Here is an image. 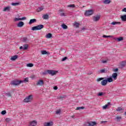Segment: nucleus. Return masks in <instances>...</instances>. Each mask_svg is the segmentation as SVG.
Here are the masks:
<instances>
[{
  "instance_id": "obj_50",
  "label": "nucleus",
  "mask_w": 126,
  "mask_h": 126,
  "mask_svg": "<svg viewBox=\"0 0 126 126\" xmlns=\"http://www.w3.org/2000/svg\"><path fill=\"white\" fill-rule=\"evenodd\" d=\"M107 61H102V63H107Z\"/></svg>"
},
{
  "instance_id": "obj_58",
  "label": "nucleus",
  "mask_w": 126,
  "mask_h": 126,
  "mask_svg": "<svg viewBox=\"0 0 126 126\" xmlns=\"http://www.w3.org/2000/svg\"><path fill=\"white\" fill-rule=\"evenodd\" d=\"M60 98H64V96H60Z\"/></svg>"
},
{
  "instance_id": "obj_62",
  "label": "nucleus",
  "mask_w": 126,
  "mask_h": 126,
  "mask_svg": "<svg viewBox=\"0 0 126 126\" xmlns=\"http://www.w3.org/2000/svg\"><path fill=\"white\" fill-rule=\"evenodd\" d=\"M43 74H46V73H44Z\"/></svg>"
},
{
  "instance_id": "obj_59",
  "label": "nucleus",
  "mask_w": 126,
  "mask_h": 126,
  "mask_svg": "<svg viewBox=\"0 0 126 126\" xmlns=\"http://www.w3.org/2000/svg\"><path fill=\"white\" fill-rule=\"evenodd\" d=\"M84 29H85L84 28L82 29V30H84Z\"/></svg>"
},
{
  "instance_id": "obj_17",
  "label": "nucleus",
  "mask_w": 126,
  "mask_h": 126,
  "mask_svg": "<svg viewBox=\"0 0 126 126\" xmlns=\"http://www.w3.org/2000/svg\"><path fill=\"white\" fill-rule=\"evenodd\" d=\"M60 13V16H66V13L63 12V10H59Z\"/></svg>"
},
{
  "instance_id": "obj_11",
  "label": "nucleus",
  "mask_w": 126,
  "mask_h": 126,
  "mask_svg": "<svg viewBox=\"0 0 126 126\" xmlns=\"http://www.w3.org/2000/svg\"><path fill=\"white\" fill-rule=\"evenodd\" d=\"M53 125L54 123H53V122L45 123L44 124V126H53Z\"/></svg>"
},
{
  "instance_id": "obj_5",
  "label": "nucleus",
  "mask_w": 126,
  "mask_h": 126,
  "mask_svg": "<svg viewBox=\"0 0 126 126\" xmlns=\"http://www.w3.org/2000/svg\"><path fill=\"white\" fill-rule=\"evenodd\" d=\"M21 83H22V80H14L11 82L12 85H15V86L19 85Z\"/></svg>"
},
{
  "instance_id": "obj_44",
  "label": "nucleus",
  "mask_w": 126,
  "mask_h": 126,
  "mask_svg": "<svg viewBox=\"0 0 126 126\" xmlns=\"http://www.w3.org/2000/svg\"><path fill=\"white\" fill-rule=\"evenodd\" d=\"M6 96H7V97H11V94L8 93L6 94Z\"/></svg>"
},
{
  "instance_id": "obj_4",
  "label": "nucleus",
  "mask_w": 126,
  "mask_h": 126,
  "mask_svg": "<svg viewBox=\"0 0 126 126\" xmlns=\"http://www.w3.org/2000/svg\"><path fill=\"white\" fill-rule=\"evenodd\" d=\"M94 13V10L91 9L89 10H86L85 12L84 15L86 16H90V15H92Z\"/></svg>"
},
{
  "instance_id": "obj_51",
  "label": "nucleus",
  "mask_w": 126,
  "mask_h": 126,
  "mask_svg": "<svg viewBox=\"0 0 126 126\" xmlns=\"http://www.w3.org/2000/svg\"><path fill=\"white\" fill-rule=\"evenodd\" d=\"M122 11H124V12H126V8H124L123 9Z\"/></svg>"
},
{
  "instance_id": "obj_24",
  "label": "nucleus",
  "mask_w": 126,
  "mask_h": 126,
  "mask_svg": "<svg viewBox=\"0 0 126 126\" xmlns=\"http://www.w3.org/2000/svg\"><path fill=\"white\" fill-rule=\"evenodd\" d=\"M126 61H123L120 63V65H121V66H122L123 67H124V66H126Z\"/></svg>"
},
{
  "instance_id": "obj_29",
  "label": "nucleus",
  "mask_w": 126,
  "mask_h": 126,
  "mask_svg": "<svg viewBox=\"0 0 126 126\" xmlns=\"http://www.w3.org/2000/svg\"><path fill=\"white\" fill-rule=\"evenodd\" d=\"M29 40L27 38V37H24L23 42H25V43H28Z\"/></svg>"
},
{
  "instance_id": "obj_9",
  "label": "nucleus",
  "mask_w": 126,
  "mask_h": 126,
  "mask_svg": "<svg viewBox=\"0 0 126 126\" xmlns=\"http://www.w3.org/2000/svg\"><path fill=\"white\" fill-rule=\"evenodd\" d=\"M36 85L39 86H43L44 85V81L40 80H39L36 84Z\"/></svg>"
},
{
  "instance_id": "obj_41",
  "label": "nucleus",
  "mask_w": 126,
  "mask_h": 126,
  "mask_svg": "<svg viewBox=\"0 0 126 126\" xmlns=\"http://www.w3.org/2000/svg\"><path fill=\"white\" fill-rule=\"evenodd\" d=\"M11 121V119H10V118H6L5 119V121L7 122V123H9V122H10Z\"/></svg>"
},
{
  "instance_id": "obj_13",
  "label": "nucleus",
  "mask_w": 126,
  "mask_h": 126,
  "mask_svg": "<svg viewBox=\"0 0 126 126\" xmlns=\"http://www.w3.org/2000/svg\"><path fill=\"white\" fill-rule=\"evenodd\" d=\"M113 78H114V80H116L118 77V73H113L112 74V77Z\"/></svg>"
},
{
  "instance_id": "obj_60",
  "label": "nucleus",
  "mask_w": 126,
  "mask_h": 126,
  "mask_svg": "<svg viewBox=\"0 0 126 126\" xmlns=\"http://www.w3.org/2000/svg\"><path fill=\"white\" fill-rule=\"evenodd\" d=\"M125 115L126 116V111L125 112Z\"/></svg>"
},
{
  "instance_id": "obj_25",
  "label": "nucleus",
  "mask_w": 126,
  "mask_h": 126,
  "mask_svg": "<svg viewBox=\"0 0 126 126\" xmlns=\"http://www.w3.org/2000/svg\"><path fill=\"white\" fill-rule=\"evenodd\" d=\"M42 18L43 19H45V20L49 19V15H48V14L44 15L42 16Z\"/></svg>"
},
{
  "instance_id": "obj_46",
  "label": "nucleus",
  "mask_w": 126,
  "mask_h": 126,
  "mask_svg": "<svg viewBox=\"0 0 126 126\" xmlns=\"http://www.w3.org/2000/svg\"><path fill=\"white\" fill-rule=\"evenodd\" d=\"M66 59H67V57H65L62 59V62H64V61H65Z\"/></svg>"
},
{
  "instance_id": "obj_7",
  "label": "nucleus",
  "mask_w": 126,
  "mask_h": 126,
  "mask_svg": "<svg viewBox=\"0 0 126 126\" xmlns=\"http://www.w3.org/2000/svg\"><path fill=\"white\" fill-rule=\"evenodd\" d=\"M96 123L95 122H88L85 123V126H96Z\"/></svg>"
},
{
  "instance_id": "obj_53",
  "label": "nucleus",
  "mask_w": 126,
  "mask_h": 126,
  "mask_svg": "<svg viewBox=\"0 0 126 126\" xmlns=\"http://www.w3.org/2000/svg\"><path fill=\"white\" fill-rule=\"evenodd\" d=\"M23 49H24V47H23V46L20 47V50H23Z\"/></svg>"
},
{
  "instance_id": "obj_45",
  "label": "nucleus",
  "mask_w": 126,
  "mask_h": 126,
  "mask_svg": "<svg viewBox=\"0 0 126 126\" xmlns=\"http://www.w3.org/2000/svg\"><path fill=\"white\" fill-rule=\"evenodd\" d=\"M122 110H123V109L121 108V107H118L117 109V111L118 112H120V111H122Z\"/></svg>"
},
{
  "instance_id": "obj_22",
  "label": "nucleus",
  "mask_w": 126,
  "mask_h": 126,
  "mask_svg": "<svg viewBox=\"0 0 126 126\" xmlns=\"http://www.w3.org/2000/svg\"><path fill=\"white\" fill-rule=\"evenodd\" d=\"M116 41L118 42H121V41H123L124 40V38L123 37H120L119 38H115Z\"/></svg>"
},
{
  "instance_id": "obj_54",
  "label": "nucleus",
  "mask_w": 126,
  "mask_h": 126,
  "mask_svg": "<svg viewBox=\"0 0 126 126\" xmlns=\"http://www.w3.org/2000/svg\"><path fill=\"white\" fill-rule=\"evenodd\" d=\"M106 105H107V107H108V106H110V105H111V102H108Z\"/></svg>"
},
{
  "instance_id": "obj_14",
  "label": "nucleus",
  "mask_w": 126,
  "mask_h": 126,
  "mask_svg": "<svg viewBox=\"0 0 126 126\" xmlns=\"http://www.w3.org/2000/svg\"><path fill=\"white\" fill-rule=\"evenodd\" d=\"M21 4V2H12L11 5H12L13 6H16L17 5H20Z\"/></svg>"
},
{
  "instance_id": "obj_6",
  "label": "nucleus",
  "mask_w": 126,
  "mask_h": 126,
  "mask_svg": "<svg viewBox=\"0 0 126 126\" xmlns=\"http://www.w3.org/2000/svg\"><path fill=\"white\" fill-rule=\"evenodd\" d=\"M47 73H48V74H50V75H56V74L58 73V71L54 70H48Z\"/></svg>"
},
{
  "instance_id": "obj_2",
  "label": "nucleus",
  "mask_w": 126,
  "mask_h": 126,
  "mask_svg": "<svg viewBox=\"0 0 126 126\" xmlns=\"http://www.w3.org/2000/svg\"><path fill=\"white\" fill-rule=\"evenodd\" d=\"M44 28V25H38L37 26L33 27L32 28V31H35L36 30H41V29H43Z\"/></svg>"
},
{
  "instance_id": "obj_33",
  "label": "nucleus",
  "mask_w": 126,
  "mask_h": 126,
  "mask_svg": "<svg viewBox=\"0 0 126 126\" xmlns=\"http://www.w3.org/2000/svg\"><path fill=\"white\" fill-rule=\"evenodd\" d=\"M74 26H75L76 28H79V23H78L77 22H75L74 24Z\"/></svg>"
},
{
  "instance_id": "obj_18",
  "label": "nucleus",
  "mask_w": 126,
  "mask_h": 126,
  "mask_svg": "<svg viewBox=\"0 0 126 126\" xmlns=\"http://www.w3.org/2000/svg\"><path fill=\"white\" fill-rule=\"evenodd\" d=\"M108 72V69L107 68H104L103 69L100 70V72L101 73H106Z\"/></svg>"
},
{
  "instance_id": "obj_15",
  "label": "nucleus",
  "mask_w": 126,
  "mask_h": 126,
  "mask_svg": "<svg viewBox=\"0 0 126 126\" xmlns=\"http://www.w3.org/2000/svg\"><path fill=\"white\" fill-rule=\"evenodd\" d=\"M10 8H11V7L10 6L5 7L3 9V11H10Z\"/></svg>"
},
{
  "instance_id": "obj_55",
  "label": "nucleus",
  "mask_w": 126,
  "mask_h": 126,
  "mask_svg": "<svg viewBox=\"0 0 126 126\" xmlns=\"http://www.w3.org/2000/svg\"><path fill=\"white\" fill-rule=\"evenodd\" d=\"M118 70H119V69L116 68V69H115L114 70V71L116 72L118 71Z\"/></svg>"
},
{
  "instance_id": "obj_56",
  "label": "nucleus",
  "mask_w": 126,
  "mask_h": 126,
  "mask_svg": "<svg viewBox=\"0 0 126 126\" xmlns=\"http://www.w3.org/2000/svg\"><path fill=\"white\" fill-rule=\"evenodd\" d=\"M104 123H107V121H104V122H101V124H103Z\"/></svg>"
},
{
  "instance_id": "obj_28",
  "label": "nucleus",
  "mask_w": 126,
  "mask_h": 126,
  "mask_svg": "<svg viewBox=\"0 0 126 126\" xmlns=\"http://www.w3.org/2000/svg\"><path fill=\"white\" fill-rule=\"evenodd\" d=\"M43 9H44V7H38V8L37 9V12H40V11H42V10H43Z\"/></svg>"
},
{
  "instance_id": "obj_16",
  "label": "nucleus",
  "mask_w": 126,
  "mask_h": 126,
  "mask_svg": "<svg viewBox=\"0 0 126 126\" xmlns=\"http://www.w3.org/2000/svg\"><path fill=\"white\" fill-rule=\"evenodd\" d=\"M121 120L122 117L121 116H117L114 118V121H116V122H121Z\"/></svg>"
},
{
  "instance_id": "obj_23",
  "label": "nucleus",
  "mask_w": 126,
  "mask_h": 126,
  "mask_svg": "<svg viewBox=\"0 0 126 126\" xmlns=\"http://www.w3.org/2000/svg\"><path fill=\"white\" fill-rule=\"evenodd\" d=\"M107 82H113L114 80H113V78L111 77L107 78L106 79Z\"/></svg>"
},
{
  "instance_id": "obj_31",
  "label": "nucleus",
  "mask_w": 126,
  "mask_h": 126,
  "mask_svg": "<svg viewBox=\"0 0 126 126\" xmlns=\"http://www.w3.org/2000/svg\"><path fill=\"white\" fill-rule=\"evenodd\" d=\"M112 25H117V24H121V22H113L111 23Z\"/></svg>"
},
{
  "instance_id": "obj_8",
  "label": "nucleus",
  "mask_w": 126,
  "mask_h": 126,
  "mask_svg": "<svg viewBox=\"0 0 126 126\" xmlns=\"http://www.w3.org/2000/svg\"><path fill=\"white\" fill-rule=\"evenodd\" d=\"M100 20V16L97 15V16H95L93 17V20L94 22H97V21H99Z\"/></svg>"
},
{
  "instance_id": "obj_20",
  "label": "nucleus",
  "mask_w": 126,
  "mask_h": 126,
  "mask_svg": "<svg viewBox=\"0 0 126 126\" xmlns=\"http://www.w3.org/2000/svg\"><path fill=\"white\" fill-rule=\"evenodd\" d=\"M18 58V55H15L10 58L11 61H15Z\"/></svg>"
},
{
  "instance_id": "obj_37",
  "label": "nucleus",
  "mask_w": 126,
  "mask_h": 126,
  "mask_svg": "<svg viewBox=\"0 0 126 126\" xmlns=\"http://www.w3.org/2000/svg\"><path fill=\"white\" fill-rule=\"evenodd\" d=\"M102 37L103 38H112V37H113V36H112V35H103L102 36Z\"/></svg>"
},
{
  "instance_id": "obj_40",
  "label": "nucleus",
  "mask_w": 126,
  "mask_h": 126,
  "mask_svg": "<svg viewBox=\"0 0 126 126\" xmlns=\"http://www.w3.org/2000/svg\"><path fill=\"white\" fill-rule=\"evenodd\" d=\"M67 7H75V5L74 4H70L67 5Z\"/></svg>"
},
{
  "instance_id": "obj_35",
  "label": "nucleus",
  "mask_w": 126,
  "mask_h": 126,
  "mask_svg": "<svg viewBox=\"0 0 126 126\" xmlns=\"http://www.w3.org/2000/svg\"><path fill=\"white\" fill-rule=\"evenodd\" d=\"M34 66V64H33V63H30L27 64V66L28 67H32V66Z\"/></svg>"
},
{
  "instance_id": "obj_1",
  "label": "nucleus",
  "mask_w": 126,
  "mask_h": 126,
  "mask_svg": "<svg viewBox=\"0 0 126 126\" xmlns=\"http://www.w3.org/2000/svg\"><path fill=\"white\" fill-rule=\"evenodd\" d=\"M105 78H97L96 80V81H97V82H98L99 81H101V80H102L101 82V85H102V86H106V85H107V83H108L107 82V80H104Z\"/></svg>"
},
{
  "instance_id": "obj_39",
  "label": "nucleus",
  "mask_w": 126,
  "mask_h": 126,
  "mask_svg": "<svg viewBox=\"0 0 126 126\" xmlns=\"http://www.w3.org/2000/svg\"><path fill=\"white\" fill-rule=\"evenodd\" d=\"M61 112H62V110L61 109L57 110L56 112V115H59V114H61Z\"/></svg>"
},
{
  "instance_id": "obj_19",
  "label": "nucleus",
  "mask_w": 126,
  "mask_h": 126,
  "mask_svg": "<svg viewBox=\"0 0 126 126\" xmlns=\"http://www.w3.org/2000/svg\"><path fill=\"white\" fill-rule=\"evenodd\" d=\"M24 25L23 22H20L17 25V27H22Z\"/></svg>"
},
{
  "instance_id": "obj_48",
  "label": "nucleus",
  "mask_w": 126,
  "mask_h": 126,
  "mask_svg": "<svg viewBox=\"0 0 126 126\" xmlns=\"http://www.w3.org/2000/svg\"><path fill=\"white\" fill-rule=\"evenodd\" d=\"M103 93H99L97 95L98 96H103Z\"/></svg>"
},
{
  "instance_id": "obj_26",
  "label": "nucleus",
  "mask_w": 126,
  "mask_h": 126,
  "mask_svg": "<svg viewBox=\"0 0 126 126\" xmlns=\"http://www.w3.org/2000/svg\"><path fill=\"white\" fill-rule=\"evenodd\" d=\"M121 18L122 21H126V15L122 16Z\"/></svg>"
},
{
  "instance_id": "obj_36",
  "label": "nucleus",
  "mask_w": 126,
  "mask_h": 126,
  "mask_svg": "<svg viewBox=\"0 0 126 126\" xmlns=\"http://www.w3.org/2000/svg\"><path fill=\"white\" fill-rule=\"evenodd\" d=\"M22 83H23V82H25V83L28 82L29 81L28 77L26 78L24 80H22Z\"/></svg>"
},
{
  "instance_id": "obj_21",
  "label": "nucleus",
  "mask_w": 126,
  "mask_h": 126,
  "mask_svg": "<svg viewBox=\"0 0 126 126\" xmlns=\"http://www.w3.org/2000/svg\"><path fill=\"white\" fill-rule=\"evenodd\" d=\"M103 2L104 4H109V3H111V0H104Z\"/></svg>"
},
{
  "instance_id": "obj_32",
  "label": "nucleus",
  "mask_w": 126,
  "mask_h": 126,
  "mask_svg": "<svg viewBox=\"0 0 126 126\" xmlns=\"http://www.w3.org/2000/svg\"><path fill=\"white\" fill-rule=\"evenodd\" d=\"M46 37L47 39H50V38L52 37V33H48L46 35Z\"/></svg>"
},
{
  "instance_id": "obj_47",
  "label": "nucleus",
  "mask_w": 126,
  "mask_h": 126,
  "mask_svg": "<svg viewBox=\"0 0 126 126\" xmlns=\"http://www.w3.org/2000/svg\"><path fill=\"white\" fill-rule=\"evenodd\" d=\"M20 20H26V18L25 17H23L22 18H20Z\"/></svg>"
},
{
  "instance_id": "obj_30",
  "label": "nucleus",
  "mask_w": 126,
  "mask_h": 126,
  "mask_svg": "<svg viewBox=\"0 0 126 126\" xmlns=\"http://www.w3.org/2000/svg\"><path fill=\"white\" fill-rule=\"evenodd\" d=\"M23 47L24 48L23 50H27V49H28L29 45H28V44H24Z\"/></svg>"
},
{
  "instance_id": "obj_57",
  "label": "nucleus",
  "mask_w": 126,
  "mask_h": 126,
  "mask_svg": "<svg viewBox=\"0 0 126 126\" xmlns=\"http://www.w3.org/2000/svg\"><path fill=\"white\" fill-rule=\"evenodd\" d=\"M70 117L72 118H74V115H72Z\"/></svg>"
},
{
  "instance_id": "obj_61",
  "label": "nucleus",
  "mask_w": 126,
  "mask_h": 126,
  "mask_svg": "<svg viewBox=\"0 0 126 126\" xmlns=\"http://www.w3.org/2000/svg\"><path fill=\"white\" fill-rule=\"evenodd\" d=\"M83 7H85V6H83Z\"/></svg>"
},
{
  "instance_id": "obj_27",
  "label": "nucleus",
  "mask_w": 126,
  "mask_h": 126,
  "mask_svg": "<svg viewBox=\"0 0 126 126\" xmlns=\"http://www.w3.org/2000/svg\"><path fill=\"white\" fill-rule=\"evenodd\" d=\"M83 109H85V107L84 106H81V107H78L76 108V110H83Z\"/></svg>"
},
{
  "instance_id": "obj_49",
  "label": "nucleus",
  "mask_w": 126,
  "mask_h": 126,
  "mask_svg": "<svg viewBox=\"0 0 126 126\" xmlns=\"http://www.w3.org/2000/svg\"><path fill=\"white\" fill-rule=\"evenodd\" d=\"M19 20H20V18H15L14 21H19Z\"/></svg>"
},
{
  "instance_id": "obj_52",
  "label": "nucleus",
  "mask_w": 126,
  "mask_h": 126,
  "mask_svg": "<svg viewBox=\"0 0 126 126\" xmlns=\"http://www.w3.org/2000/svg\"><path fill=\"white\" fill-rule=\"evenodd\" d=\"M53 89H54V90H58V87L55 86V87H54Z\"/></svg>"
},
{
  "instance_id": "obj_3",
  "label": "nucleus",
  "mask_w": 126,
  "mask_h": 126,
  "mask_svg": "<svg viewBox=\"0 0 126 126\" xmlns=\"http://www.w3.org/2000/svg\"><path fill=\"white\" fill-rule=\"evenodd\" d=\"M32 99H33V96L32 95H30L24 99V102L25 103H29V102H31L32 101Z\"/></svg>"
},
{
  "instance_id": "obj_10",
  "label": "nucleus",
  "mask_w": 126,
  "mask_h": 126,
  "mask_svg": "<svg viewBox=\"0 0 126 126\" xmlns=\"http://www.w3.org/2000/svg\"><path fill=\"white\" fill-rule=\"evenodd\" d=\"M37 126V121H33L30 123L29 126Z\"/></svg>"
},
{
  "instance_id": "obj_42",
  "label": "nucleus",
  "mask_w": 126,
  "mask_h": 126,
  "mask_svg": "<svg viewBox=\"0 0 126 126\" xmlns=\"http://www.w3.org/2000/svg\"><path fill=\"white\" fill-rule=\"evenodd\" d=\"M1 115H5L6 114V111L5 110H3L1 112Z\"/></svg>"
},
{
  "instance_id": "obj_38",
  "label": "nucleus",
  "mask_w": 126,
  "mask_h": 126,
  "mask_svg": "<svg viewBox=\"0 0 126 126\" xmlns=\"http://www.w3.org/2000/svg\"><path fill=\"white\" fill-rule=\"evenodd\" d=\"M41 53L42 55H47L48 54V52L45 50L41 51Z\"/></svg>"
},
{
  "instance_id": "obj_34",
  "label": "nucleus",
  "mask_w": 126,
  "mask_h": 126,
  "mask_svg": "<svg viewBox=\"0 0 126 126\" xmlns=\"http://www.w3.org/2000/svg\"><path fill=\"white\" fill-rule=\"evenodd\" d=\"M62 27L63 29H67V26L64 24L62 25Z\"/></svg>"
},
{
  "instance_id": "obj_12",
  "label": "nucleus",
  "mask_w": 126,
  "mask_h": 126,
  "mask_svg": "<svg viewBox=\"0 0 126 126\" xmlns=\"http://www.w3.org/2000/svg\"><path fill=\"white\" fill-rule=\"evenodd\" d=\"M35 22H37V20H36V19H31L30 20V22H29V24H30V25H31V24H32V23H35Z\"/></svg>"
},
{
  "instance_id": "obj_43",
  "label": "nucleus",
  "mask_w": 126,
  "mask_h": 126,
  "mask_svg": "<svg viewBox=\"0 0 126 126\" xmlns=\"http://www.w3.org/2000/svg\"><path fill=\"white\" fill-rule=\"evenodd\" d=\"M102 108L103 109V110H106V109H107V108H108V105H104L103 106H102Z\"/></svg>"
}]
</instances>
